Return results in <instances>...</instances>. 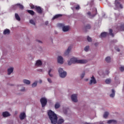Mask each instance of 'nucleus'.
Returning a JSON list of instances; mask_svg holds the SVG:
<instances>
[{"mask_svg": "<svg viewBox=\"0 0 124 124\" xmlns=\"http://www.w3.org/2000/svg\"><path fill=\"white\" fill-rule=\"evenodd\" d=\"M47 114L52 124H57V123L58 124H62L64 122V120L62 119H60L58 121L57 114L51 110L48 111Z\"/></svg>", "mask_w": 124, "mask_h": 124, "instance_id": "1", "label": "nucleus"}, {"mask_svg": "<svg viewBox=\"0 0 124 124\" xmlns=\"http://www.w3.org/2000/svg\"><path fill=\"white\" fill-rule=\"evenodd\" d=\"M88 61L85 60H78L77 58H71L68 62L69 65H71L72 63H87Z\"/></svg>", "mask_w": 124, "mask_h": 124, "instance_id": "2", "label": "nucleus"}, {"mask_svg": "<svg viewBox=\"0 0 124 124\" xmlns=\"http://www.w3.org/2000/svg\"><path fill=\"white\" fill-rule=\"evenodd\" d=\"M58 72L59 73V75L61 78H64L66 77V72L63 71V69L62 68H59L58 70Z\"/></svg>", "mask_w": 124, "mask_h": 124, "instance_id": "3", "label": "nucleus"}, {"mask_svg": "<svg viewBox=\"0 0 124 124\" xmlns=\"http://www.w3.org/2000/svg\"><path fill=\"white\" fill-rule=\"evenodd\" d=\"M58 27H60V28H62L63 31H69V26H64V24L59 23L58 24Z\"/></svg>", "mask_w": 124, "mask_h": 124, "instance_id": "4", "label": "nucleus"}, {"mask_svg": "<svg viewBox=\"0 0 124 124\" xmlns=\"http://www.w3.org/2000/svg\"><path fill=\"white\" fill-rule=\"evenodd\" d=\"M40 102L42 105V107H45L47 105V99L45 97H43L40 99Z\"/></svg>", "mask_w": 124, "mask_h": 124, "instance_id": "5", "label": "nucleus"}, {"mask_svg": "<svg viewBox=\"0 0 124 124\" xmlns=\"http://www.w3.org/2000/svg\"><path fill=\"white\" fill-rule=\"evenodd\" d=\"M114 4L116 8H121V9L123 8V5L118 0H115Z\"/></svg>", "mask_w": 124, "mask_h": 124, "instance_id": "6", "label": "nucleus"}, {"mask_svg": "<svg viewBox=\"0 0 124 124\" xmlns=\"http://www.w3.org/2000/svg\"><path fill=\"white\" fill-rule=\"evenodd\" d=\"M71 99L74 102H77L78 101V100H77V94H74L72 95Z\"/></svg>", "mask_w": 124, "mask_h": 124, "instance_id": "7", "label": "nucleus"}, {"mask_svg": "<svg viewBox=\"0 0 124 124\" xmlns=\"http://www.w3.org/2000/svg\"><path fill=\"white\" fill-rule=\"evenodd\" d=\"M89 84L90 85H92V84H96V80H95V78H94L93 76L91 78Z\"/></svg>", "mask_w": 124, "mask_h": 124, "instance_id": "8", "label": "nucleus"}, {"mask_svg": "<svg viewBox=\"0 0 124 124\" xmlns=\"http://www.w3.org/2000/svg\"><path fill=\"white\" fill-rule=\"evenodd\" d=\"M35 10L39 14H41L42 13V8H41L40 6H37V7L35 8Z\"/></svg>", "mask_w": 124, "mask_h": 124, "instance_id": "9", "label": "nucleus"}, {"mask_svg": "<svg viewBox=\"0 0 124 124\" xmlns=\"http://www.w3.org/2000/svg\"><path fill=\"white\" fill-rule=\"evenodd\" d=\"M58 62L62 64L63 63V58L62 56H59L58 57Z\"/></svg>", "mask_w": 124, "mask_h": 124, "instance_id": "10", "label": "nucleus"}, {"mask_svg": "<svg viewBox=\"0 0 124 124\" xmlns=\"http://www.w3.org/2000/svg\"><path fill=\"white\" fill-rule=\"evenodd\" d=\"M26 113H25V112H22L20 113L19 115V118L21 121L23 120H25V118H26Z\"/></svg>", "mask_w": 124, "mask_h": 124, "instance_id": "11", "label": "nucleus"}, {"mask_svg": "<svg viewBox=\"0 0 124 124\" xmlns=\"http://www.w3.org/2000/svg\"><path fill=\"white\" fill-rule=\"evenodd\" d=\"M116 30L120 31H124V24H122L120 27H117Z\"/></svg>", "mask_w": 124, "mask_h": 124, "instance_id": "12", "label": "nucleus"}, {"mask_svg": "<svg viewBox=\"0 0 124 124\" xmlns=\"http://www.w3.org/2000/svg\"><path fill=\"white\" fill-rule=\"evenodd\" d=\"M2 116L4 118H6L7 117H9L10 114L7 111H5L2 113Z\"/></svg>", "mask_w": 124, "mask_h": 124, "instance_id": "13", "label": "nucleus"}, {"mask_svg": "<svg viewBox=\"0 0 124 124\" xmlns=\"http://www.w3.org/2000/svg\"><path fill=\"white\" fill-rule=\"evenodd\" d=\"M70 51H71V46H70L68 47V48H67V50L65 52V56H67V55H68V54H69V53H70Z\"/></svg>", "mask_w": 124, "mask_h": 124, "instance_id": "14", "label": "nucleus"}, {"mask_svg": "<svg viewBox=\"0 0 124 124\" xmlns=\"http://www.w3.org/2000/svg\"><path fill=\"white\" fill-rule=\"evenodd\" d=\"M17 6H18L19 7V8L20 9H21V10H23V9H24V6H23V5L20 4V3H17L14 6V7H16Z\"/></svg>", "mask_w": 124, "mask_h": 124, "instance_id": "15", "label": "nucleus"}, {"mask_svg": "<svg viewBox=\"0 0 124 124\" xmlns=\"http://www.w3.org/2000/svg\"><path fill=\"white\" fill-rule=\"evenodd\" d=\"M14 68H13V67H11L10 68L8 69V75H10V74H11V73H12L13 72V70H14Z\"/></svg>", "mask_w": 124, "mask_h": 124, "instance_id": "16", "label": "nucleus"}, {"mask_svg": "<svg viewBox=\"0 0 124 124\" xmlns=\"http://www.w3.org/2000/svg\"><path fill=\"white\" fill-rule=\"evenodd\" d=\"M35 65L36 66H41V65H42V62H41L40 60H38L36 61Z\"/></svg>", "mask_w": 124, "mask_h": 124, "instance_id": "17", "label": "nucleus"}, {"mask_svg": "<svg viewBox=\"0 0 124 124\" xmlns=\"http://www.w3.org/2000/svg\"><path fill=\"white\" fill-rule=\"evenodd\" d=\"M62 16V14H58L54 16L52 18V20H55V19H58V18H60V17Z\"/></svg>", "mask_w": 124, "mask_h": 124, "instance_id": "18", "label": "nucleus"}, {"mask_svg": "<svg viewBox=\"0 0 124 124\" xmlns=\"http://www.w3.org/2000/svg\"><path fill=\"white\" fill-rule=\"evenodd\" d=\"M108 34V33H107V32H102L101 33L100 37H106Z\"/></svg>", "mask_w": 124, "mask_h": 124, "instance_id": "19", "label": "nucleus"}, {"mask_svg": "<svg viewBox=\"0 0 124 124\" xmlns=\"http://www.w3.org/2000/svg\"><path fill=\"white\" fill-rule=\"evenodd\" d=\"M108 124H117V121L113 120H109L108 121Z\"/></svg>", "mask_w": 124, "mask_h": 124, "instance_id": "20", "label": "nucleus"}, {"mask_svg": "<svg viewBox=\"0 0 124 124\" xmlns=\"http://www.w3.org/2000/svg\"><path fill=\"white\" fill-rule=\"evenodd\" d=\"M23 83L26 85H30V84H31V81L28 79H24Z\"/></svg>", "mask_w": 124, "mask_h": 124, "instance_id": "21", "label": "nucleus"}, {"mask_svg": "<svg viewBox=\"0 0 124 124\" xmlns=\"http://www.w3.org/2000/svg\"><path fill=\"white\" fill-rule=\"evenodd\" d=\"M27 12H28L29 14H30V15H31L32 16H33V15H34L35 13L33 11L30 10H27Z\"/></svg>", "mask_w": 124, "mask_h": 124, "instance_id": "22", "label": "nucleus"}, {"mask_svg": "<svg viewBox=\"0 0 124 124\" xmlns=\"http://www.w3.org/2000/svg\"><path fill=\"white\" fill-rule=\"evenodd\" d=\"M15 18L17 21H21V18H20L18 14H15Z\"/></svg>", "mask_w": 124, "mask_h": 124, "instance_id": "23", "label": "nucleus"}, {"mask_svg": "<svg viewBox=\"0 0 124 124\" xmlns=\"http://www.w3.org/2000/svg\"><path fill=\"white\" fill-rule=\"evenodd\" d=\"M10 33V31L8 29H6L3 31V34H9Z\"/></svg>", "mask_w": 124, "mask_h": 124, "instance_id": "24", "label": "nucleus"}, {"mask_svg": "<svg viewBox=\"0 0 124 124\" xmlns=\"http://www.w3.org/2000/svg\"><path fill=\"white\" fill-rule=\"evenodd\" d=\"M61 107V105H60V103H56L55 105V109H59Z\"/></svg>", "mask_w": 124, "mask_h": 124, "instance_id": "25", "label": "nucleus"}, {"mask_svg": "<svg viewBox=\"0 0 124 124\" xmlns=\"http://www.w3.org/2000/svg\"><path fill=\"white\" fill-rule=\"evenodd\" d=\"M112 93L110 94V97H114L115 96V90L112 89Z\"/></svg>", "mask_w": 124, "mask_h": 124, "instance_id": "26", "label": "nucleus"}, {"mask_svg": "<svg viewBox=\"0 0 124 124\" xmlns=\"http://www.w3.org/2000/svg\"><path fill=\"white\" fill-rule=\"evenodd\" d=\"M109 35H110L112 37H114V33H113V30L109 29Z\"/></svg>", "mask_w": 124, "mask_h": 124, "instance_id": "27", "label": "nucleus"}, {"mask_svg": "<svg viewBox=\"0 0 124 124\" xmlns=\"http://www.w3.org/2000/svg\"><path fill=\"white\" fill-rule=\"evenodd\" d=\"M105 60L107 62H111V58L110 57H107Z\"/></svg>", "mask_w": 124, "mask_h": 124, "instance_id": "28", "label": "nucleus"}, {"mask_svg": "<svg viewBox=\"0 0 124 124\" xmlns=\"http://www.w3.org/2000/svg\"><path fill=\"white\" fill-rule=\"evenodd\" d=\"M93 11L95 12V14L92 15V17H94V16H95V15H96V14H97V9H96V8H94L93 9Z\"/></svg>", "mask_w": 124, "mask_h": 124, "instance_id": "29", "label": "nucleus"}, {"mask_svg": "<svg viewBox=\"0 0 124 124\" xmlns=\"http://www.w3.org/2000/svg\"><path fill=\"white\" fill-rule=\"evenodd\" d=\"M91 25L88 24V25H87L85 27V29L86 30H91Z\"/></svg>", "mask_w": 124, "mask_h": 124, "instance_id": "30", "label": "nucleus"}, {"mask_svg": "<svg viewBox=\"0 0 124 124\" xmlns=\"http://www.w3.org/2000/svg\"><path fill=\"white\" fill-rule=\"evenodd\" d=\"M109 115V112H105L104 114V118H106Z\"/></svg>", "mask_w": 124, "mask_h": 124, "instance_id": "31", "label": "nucleus"}, {"mask_svg": "<svg viewBox=\"0 0 124 124\" xmlns=\"http://www.w3.org/2000/svg\"><path fill=\"white\" fill-rule=\"evenodd\" d=\"M105 82L107 84H110L111 83V79L108 78L105 80Z\"/></svg>", "mask_w": 124, "mask_h": 124, "instance_id": "32", "label": "nucleus"}, {"mask_svg": "<svg viewBox=\"0 0 124 124\" xmlns=\"http://www.w3.org/2000/svg\"><path fill=\"white\" fill-rule=\"evenodd\" d=\"M37 86V81L34 82L32 84V88H35Z\"/></svg>", "mask_w": 124, "mask_h": 124, "instance_id": "33", "label": "nucleus"}, {"mask_svg": "<svg viewBox=\"0 0 124 124\" xmlns=\"http://www.w3.org/2000/svg\"><path fill=\"white\" fill-rule=\"evenodd\" d=\"M89 49H90V46H85V47L84 48V50L86 52H88V51H89Z\"/></svg>", "mask_w": 124, "mask_h": 124, "instance_id": "34", "label": "nucleus"}, {"mask_svg": "<svg viewBox=\"0 0 124 124\" xmlns=\"http://www.w3.org/2000/svg\"><path fill=\"white\" fill-rule=\"evenodd\" d=\"M30 24H32V25H34V26H35V22H34V21H33V20L32 19L30 20Z\"/></svg>", "mask_w": 124, "mask_h": 124, "instance_id": "35", "label": "nucleus"}, {"mask_svg": "<svg viewBox=\"0 0 124 124\" xmlns=\"http://www.w3.org/2000/svg\"><path fill=\"white\" fill-rule=\"evenodd\" d=\"M51 71H52V69H49V70L48 71V75H49V76L50 77H53V75L50 74V73H51Z\"/></svg>", "mask_w": 124, "mask_h": 124, "instance_id": "36", "label": "nucleus"}, {"mask_svg": "<svg viewBox=\"0 0 124 124\" xmlns=\"http://www.w3.org/2000/svg\"><path fill=\"white\" fill-rule=\"evenodd\" d=\"M85 72H83L80 76L81 79H83V77H85Z\"/></svg>", "mask_w": 124, "mask_h": 124, "instance_id": "37", "label": "nucleus"}, {"mask_svg": "<svg viewBox=\"0 0 124 124\" xmlns=\"http://www.w3.org/2000/svg\"><path fill=\"white\" fill-rule=\"evenodd\" d=\"M87 40L89 42H92V38L90 37V36L87 37Z\"/></svg>", "mask_w": 124, "mask_h": 124, "instance_id": "38", "label": "nucleus"}, {"mask_svg": "<svg viewBox=\"0 0 124 124\" xmlns=\"http://www.w3.org/2000/svg\"><path fill=\"white\" fill-rule=\"evenodd\" d=\"M75 9L76 10H79V9H80V6L79 5H77L75 7Z\"/></svg>", "mask_w": 124, "mask_h": 124, "instance_id": "39", "label": "nucleus"}, {"mask_svg": "<svg viewBox=\"0 0 124 124\" xmlns=\"http://www.w3.org/2000/svg\"><path fill=\"white\" fill-rule=\"evenodd\" d=\"M37 6L32 5V6H31V9L35 10V8H36Z\"/></svg>", "mask_w": 124, "mask_h": 124, "instance_id": "40", "label": "nucleus"}, {"mask_svg": "<svg viewBox=\"0 0 124 124\" xmlns=\"http://www.w3.org/2000/svg\"><path fill=\"white\" fill-rule=\"evenodd\" d=\"M120 70L121 71H124V66H122L120 68Z\"/></svg>", "mask_w": 124, "mask_h": 124, "instance_id": "41", "label": "nucleus"}, {"mask_svg": "<svg viewBox=\"0 0 124 124\" xmlns=\"http://www.w3.org/2000/svg\"><path fill=\"white\" fill-rule=\"evenodd\" d=\"M47 81L49 82V83H52V80L50 78H47Z\"/></svg>", "mask_w": 124, "mask_h": 124, "instance_id": "42", "label": "nucleus"}, {"mask_svg": "<svg viewBox=\"0 0 124 124\" xmlns=\"http://www.w3.org/2000/svg\"><path fill=\"white\" fill-rule=\"evenodd\" d=\"M87 14L89 15V16H92V13H91V12H88L87 13Z\"/></svg>", "mask_w": 124, "mask_h": 124, "instance_id": "43", "label": "nucleus"}, {"mask_svg": "<svg viewBox=\"0 0 124 124\" xmlns=\"http://www.w3.org/2000/svg\"><path fill=\"white\" fill-rule=\"evenodd\" d=\"M20 91L21 92H25V88L23 87V89L20 90Z\"/></svg>", "mask_w": 124, "mask_h": 124, "instance_id": "44", "label": "nucleus"}, {"mask_svg": "<svg viewBox=\"0 0 124 124\" xmlns=\"http://www.w3.org/2000/svg\"><path fill=\"white\" fill-rule=\"evenodd\" d=\"M48 24H49V22L48 21L45 22V25H46V26H47V25H48Z\"/></svg>", "mask_w": 124, "mask_h": 124, "instance_id": "45", "label": "nucleus"}, {"mask_svg": "<svg viewBox=\"0 0 124 124\" xmlns=\"http://www.w3.org/2000/svg\"><path fill=\"white\" fill-rule=\"evenodd\" d=\"M95 46H97V45H98V43H96L94 44Z\"/></svg>", "mask_w": 124, "mask_h": 124, "instance_id": "46", "label": "nucleus"}, {"mask_svg": "<svg viewBox=\"0 0 124 124\" xmlns=\"http://www.w3.org/2000/svg\"><path fill=\"white\" fill-rule=\"evenodd\" d=\"M116 51H117V52H120V48H117V49H116Z\"/></svg>", "mask_w": 124, "mask_h": 124, "instance_id": "47", "label": "nucleus"}, {"mask_svg": "<svg viewBox=\"0 0 124 124\" xmlns=\"http://www.w3.org/2000/svg\"><path fill=\"white\" fill-rule=\"evenodd\" d=\"M39 82L40 84H41V83H42V80H39Z\"/></svg>", "mask_w": 124, "mask_h": 124, "instance_id": "48", "label": "nucleus"}, {"mask_svg": "<svg viewBox=\"0 0 124 124\" xmlns=\"http://www.w3.org/2000/svg\"><path fill=\"white\" fill-rule=\"evenodd\" d=\"M88 80H89V79H88V78L85 79L86 81H88Z\"/></svg>", "mask_w": 124, "mask_h": 124, "instance_id": "49", "label": "nucleus"}, {"mask_svg": "<svg viewBox=\"0 0 124 124\" xmlns=\"http://www.w3.org/2000/svg\"><path fill=\"white\" fill-rule=\"evenodd\" d=\"M38 41V42H40V43H41V41Z\"/></svg>", "mask_w": 124, "mask_h": 124, "instance_id": "50", "label": "nucleus"}, {"mask_svg": "<svg viewBox=\"0 0 124 124\" xmlns=\"http://www.w3.org/2000/svg\"><path fill=\"white\" fill-rule=\"evenodd\" d=\"M40 70V71H41V72L42 71V70Z\"/></svg>", "mask_w": 124, "mask_h": 124, "instance_id": "51", "label": "nucleus"}]
</instances>
